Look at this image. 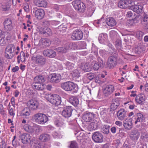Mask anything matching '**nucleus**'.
<instances>
[{
    "mask_svg": "<svg viewBox=\"0 0 148 148\" xmlns=\"http://www.w3.org/2000/svg\"><path fill=\"white\" fill-rule=\"evenodd\" d=\"M111 51V53L114 54L109 57L107 65L108 67L110 69H113L115 66L118 62V55L116 53L117 51L116 50L112 47H111L109 50Z\"/></svg>",
    "mask_w": 148,
    "mask_h": 148,
    "instance_id": "obj_1",
    "label": "nucleus"
},
{
    "mask_svg": "<svg viewBox=\"0 0 148 148\" xmlns=\"http://www.w3.org/2000/svg\"><path fill=\"white\" fill-rule=\"evenodd\" d=\"M61 87L63 90L67 91H73L74 92H76L78 90L77 84L71 81H68L62 83Z\"/></svg>",
    "mask_w": 148,
    "mask_h": 148,
    "instance_id": "obj_2",
    "label": "nucleus"
},
{
    "mask_svg": "<svg viewBox=\"0 0 148 148\" xmlns=\"http://www.w3.org/2000/svg\"><path fill=\"white\" fill-rule=\"evenodd\" d=\"M45 98L52 104L55 106L59 105L61 102V98L57 94L51 95L48 94L45 96Z\"/></svg>",
    "mask_w": 148,
    "mask_h": 148,
    "instance_id": "obj_3",
    "label": "nucleus"
},
{
    "mask_svg": "<svg viewBox=\"0 0 148 148\" xmlns=\"http://www.w3.org/2000/svg\"><path fill=\"white\" fill-rule=\"evenodd\" d=\"M32 120L38 124H43L48 121V118L43 114L37 113L33 116Z\"/></svg>",
    "mask_w": 148,
    "mask_h": 148,
    "instance_id": "obj_4",
    "label": "nucleus"
},
{
    "mask_svg": "<svg viewBox=\"0 0 148 148\" xmlns=\"http://www.w3.org/2000/svg\"><path fill=\"white\" fill-rule=\"evenodd\" d=\"M73 109L71 106H67L63 108L61 114L65 118H68L71 116Z\"/></svg>",
    "mask_w": 148,
    "mask_h": 148,
    "instance_id": "obj_5",
    "label": "nucleus"
},
{
    "mask_svg": "<svg viewBox=\"0 0 148 148\" xmlns=\"http://www.w3.org/2000/svg\"><path fill=\"white\" fill-rule=\"evenodd\" d=\"M83 33L80 29H77L73 31L72 33L71 38L74 40H80L82 38Z\"/></svg>",
    "mask_w": 148,
    "mask_h": 148,
    "instance_id": "obj_6",
    "label": "nucleus"
},
{
    "mask_svg": "<svg viewBox=\"0 0 148 148\" xmlns=\"http://www.w3.org/2000/svg\"><path fill=\"white\" fill-rule=\"evenodd\" d=\"M35 63L39 66L43 67L46 62V59L42 56L38 55L36 57Z\"/></svg>",
    "mask_w": 148,
    "mask_h": 148,
    "instance_id": "obj_7",
    "label": "nucleus"
},
{
    "mask_svg": "<svg viewBox=\"0 0 148 148\" xmlns=\"http://www.w3.org/2000/svg\"><path fill=\"white\" fill-rule=\"evenodd\" d=\"M96 115L92 112H87L84 113L82 119L86 122H90L95 117Z\"/></svg>",
    "mask_w": 148,
    "mask_h": 148,
    "instance_id": "obj_8",
    "label": "nucleus"
},
{
    "mask_svg": "<svg viewBox=\"0 0 148 148\" xmlns=\"http://www.w3.org/2000/svg\"><path fill=\"white\" fill-rule=\"evenodd\" d=\"M27 106L30 109L35 110L38 108V103L37 101L35 99H32L27 102Z\"/></svg>",
    "mask_w": 148,
    "mask_h": 148,
    "instance_id": "obj_9",
    "label": "nucleus"
},
{
    "mask_svg": "<svg viewBox=\"0 0 148 148\" xmlns=\"http://www.w3.org/2000/svg\"><path fill=\"white\" fill-rule=\"evenodd\" d=\"M92 139L96 143H101L103 141V136L99 132H94L92 136Z\"/></svg>",
    "mask_w": 148,
    "mask_h": 148,
    "instance_id": "obj_10",
    "label": "nucleus"
},
{
    "mask_svg": "<svg viewBox=\"0 0 148 148\" xmlns=\"http://www.w3.org/2000/svg\"><path fill=\"white\" fill-rule=\"evenodd\" d=\"M145 119V117L140 113H138L133 117V121L135 124L143 122Z\"/></svg>",
    "mask_w": 148,
    "mask_h": 148,
    "instance_id": "obj_11",
    "label": "nucleus"
},
{
    "mask_svg": "<svg viewBox=\"0 0 148 148\" xmlns=\"http://www.w3.org/2000/svg\"><path fill=\"white\" fill-rule=\"evenodd\" d=\"M140 135V132L138 130H133L130 134V138L132 141H136L139 138Z\"/></svg>",
    "mask_w": 148,
    "mask_h": 148,
    "instance_id": "obj_12",
    "label": "nucleus"
},
{
    "mask_svg": "<svg viewBox=\"0 0 148 148\" xmlns=\"http://www.w3.org/2000/svg\"><path fill=\"white\" fill-rule=\"evenodd\" d=\"M36 125L33 123H31L29 124H25L24 128L27 132L29 133L34 132L36 128Z\"/></svg>",
    "mask_w": 148,
    "mask_h": 148,
    "instance_id": "obj_13",
    "label": "nucleus"
},
{
    "mask_svg": "<svg viewBox=\"0 0 148 148\" xmlns=\"http://www.w3.org/2000/svg\"><path fill=\"white\" fill-rule=\"evenodd\" d=\"M3 25L4 29L7 31H10L12 28V21L10 18H5L3 22Z\"/></svg>",
    "mask_w": 148,
    "mask_h": 148,
    "instance_id": "obj_14",
    "label": "nucleus"
},
{
    "mask_svg": "<svg viewBox=\"0 0 148 148\" xmlns=\"http://www.w3.org/2000/svg\"><path fill=\"white\" fill-rule=\"evenodd\" d=\"M127 111L124 109H120L117 112L118 119L121 121L123 120L126 116Z\"/></svg>",
    "mask_w": 148,
    "mask_h": 148,
    "instance_id": "obj_15",
    "label": "nucleus"
},
{
    "mask_svg": "<svg viewBox=\"0 0 148 148\" xmlns=\"http://www.w3.org/2000/svg\"><path fill=\"white\" fill-rule=\"evenodd\" d=\"M132 120L130 118H128L123 121V126L125 129L128 130H131L132 127Z\"/></svg>",
    "mask_w": 148,
    "mask_h": 148,
    "instance_id": "obj_16",
    "label": "nucleus"
},
{
    "mask_svg": "<svg viewBox=\"0 0 148 148\" xmlns=\"http://www.w3.org/2000/svg\"><path fill=\"white\" fill-rule=\"evenodd\" d=\"M114 90L113 86L111 85H107L103 90V93L105 96H108L111 94Z\"/></svg>",
    "mask_w": 148,
    "mask_h": 148,
    "instance_id": "obj_17",
    "label": "nucleus"
},
{
    "mask_svg": "<svg viewBox=\"0 0 148 148\" xmlns=\"http://www.w3.org/2000/svg\"><path fill=\"white\" fill-rule=\"evenodd\" d=\"M145 96L142 94H138L135 98V101L140 104H143L145 100Z\"/></svg>",
    "mask_w": 148,
    "mask_h": 148,
    "instance_id": "obj_18",
    "label": "nucleus"
},
{
    "mask_svg": "<svg viewBox=\"0 0 148 148\" xmlns=\"http://www.w3.org/2000/svg\"><path fill=\"white\" fill-rule=\"evenodd\" d=\"M131 8L134 12L138 14L142 13L143 12V7L140 4L132 6Z\"/></svg>",
    "mask_w": 148,
    "mask_h": 148,
    "instance_id": "obj_19",
    "label": "nucleus"
},
{
    "mask_svg": "<svg viewBox=\"0 0 148 148\" xmlns=\"http://www.w3.org/2000/svg\"><path fill=\"white\" fill-rule=\"evenodd\" d=\"M44 15V11L43 10L41 9H39L35 11V16L39 20H40L42 18Z\"/></svg>",
    "mask_w": 148,
    "mask_h": 148,
    "instance_id": "obj_20",
    "label": "nucleus"
},
{
    "mask_svg": "<svg viewBox=\"0 0 148 148\" xmlns=\"http://www.w3.org/2000/svg\"><path fill=\"white\" fill-rule=\"evenodd\" d=\"M141 23L144 27L148 30V15L144 14L141 21Z\"/></svg>",
    "mask_w": 148,
    "mask_h": 148,
    "instance_id": "obj_21",
    "label": "nucleus"
},
{
    "mask_svg": "<svg viewBox=\"0 0 148 148\" xmlns=\"http://www.w3.org/2000/svg\"><path fill=\"white\" fill-rule=\"evenodd\" d=\"M70 44L69 43H67L65 47L57 48L56 49V50L59 53H66L67 51L70 49Z\"/></svg>",
    "mask_w": 148,
    "mask_h": 148,
    "instance_id": "obj_22",
    "label": "nucleus"
},
{
    "mask_svg": "<svg viewBox=\"0 0 148 148\" xmlns=\"http://www.w3.org/2000/svg\"><path fill=\"white\" fill-rule=\"evenodd\" d=\"M60 79L61 76L59 74L53 73L51 75L50 82L53 83H58L60 82Z\"/></svg>",
    "mask_w": 148,
    "mask_h": 148,
    "instance_id": "obj_23",
    "label": "nucleus"
},
{
    "mask_svg": "<svg viewBox=\"0 0 148 148\" xmlns=\"http://www.w3.org/2000/svg\"><path fill=\"white\" fill-rule=\"evenodd\" d=\"M69 102L75 107L77 106L79 103V101L76 97L71 96L69 98Z\"/></svg>",
    "mask_w": 148,
    "mask_h": 148,
    "instance_id": "obj_24",
    "label": "nucleus"
},
{
    "mask_svg": "<svg viewBox=\"0 0 148 148\" xmlns=\"http://www.w3.org/2000/svg\"><path fill=\"white\" fill-rule=\"evenodd\" d=\"M40 33L42 34H47L48 36L52 35L51 30L49 28L45 27L41 28L40 30Z\"/></svg>",
    "mask_w": 148,
    "mask_h": 148,
    "instance_id": "obj_25",
    "label": "nucleus"
},
{
    "mask_svg": "<svg viewBox=\"0 0 148 148\" xmlns=\"http://www.w3.org/2000/svg\"><path fill=\"white\" fill-rule=\"evenodd\" d=\"M30 138L31 136L30 134H22L21 136L22 142L24 144L27 143Z\"/></svg>",
    "mask_w": 148,
    "mask_h": 148,
    "instance_id": "obj_26",
    "label": "nucleus"
},
{
    "mask_svg": "<svg viewBox=\"0 0 148 148\" xmlns=\"http://www.w3.org/2000/svg\"><path fill=\"white\" fill-rule=\"evenodd\" d=\"M30 115V111L29 110L25 108L20 113V115L23 118L26 119L29 118Z\"/></svg>",
    "mask_w": 148,
    "mask_h": 148,
    "instance_id": "obj_27",
    "label": "nucleus"
},
{
    "mask_svg": "<svg viewBox=\"0 0 148 148\" xmlns=\"http://www.w3.org/2000/svg\"><path fill=\"white\" fill-rule=\"evenodd\" d=\"M107 35L105 33L100 34L99 36L98 40L99 42L104 44L107 39Z\"/></svg>",
    "mask_w": 148,
    "mask_h": 148,
    "instance_id": "obj_28",
    "label": "nucleus"
},
{
    "mask_svg": "<svg viewBox=\"0 0 148 148\" xmlns=\"http://www.w3.org/2000/svg\"><path fill=\"white\" fill-rule=\"evenodd\" d=\"M106 23L108 26L113 27L116 24V22L114 19L112 17H110L106 18Z\"/></svg>",
    "mask_w": 148,
    "mask_h": 148,
    "instance_id": "obj_29",
    "label": "nucleus"
},
{
    "mask_svg": "<svg viewBox=\"0 0 148 148\" xmlns=\"http://www.w3.org/2000/svg\"><path fill=\"white\" fill-rule=\"evenodd\" d=\"M34 3L37 6L39 7H46L47 3L44 0H34Z\"/></svg>",
    "mask_w": 148,
    "mask_h": 148,
    "instance_id": "obj_30",
    "label": "nucleus"
},
{
    "mask_svg": "<svg viewBox=\"0 0 148 148\" xmlns=\"http://www.w3.org/2000/svg\"><path fill=\"white\" fill-rule=\"evenodd\" d=\"M32 86L33 88L38 90H42L44 88L43 84L37 82H35L33 83L32 84Z\"/></svg>",
    "mask_w": 148,
    "mask_h": 148,
    "instance_id": "obj_31",
    "label": "nucleus"
},
{
    "mask_svg": "<svg viewBox=\"0 0 148 148\" xmlns=\"http://www.w3.org/2000/svg\"><path fill=\"white\" fill-rule=\"evenodd\" d=\"M51 137L49 135L44 134L40 135L39 138V139L44 141L47 142L49 141Z\"/></svg>",
    "mask_w": 148,
    "mask_h": 148,
    "instance_id": "obj_32",
    "label": "nucleus"
},
{
    "mask_svg": "<svg viewBox=\"0 0 148 148\" xmlns=\"http://www.w3.org/2000/svg\"><path fill=\"white\" fill-rule=\"evenodd\" d=\"M45 79L43 76L42 75H38L34 78V80L35 82L42 84L44 82Z\"/></svg>",
    "mask_w": 148,
    "mask_h": 148,
    "instance_id": "obj_33",
    "label": "nucleus"
},
{
    "mask_svg": "<svg viewBox=\"0 0 148 148\" xmlns=\"http://www.w3.org/2000/svg\"><path fill=\"white\" fill-rule=\"evenodd\" d=\"M90 66L91 69L96 71L97 70L99 67V64L95 61H93L91 62Z\"/></svg>",
    "mask_w": 148,
    "mask_h": 148,
    "instance_id": "obj_34",
    "label": "nucleus"
},
{
    "mask_svg": "<svg viewBox=\"0 0 148 148\" xmlns=\"http://www.w3.org/2000/svg\"><path fill=\"white\" fill-rule=\"evenodd\" d=\"M15 46L12 44L8 45L6 48L5 51L13 53L15 49Z\"/></svg>",
    "mask_w": 148,
    "mask_h": 148,
    "instance_id": "obj_35",
    "label": "nucleus"
},
{
    "mask_svg": "<svg viewBox=\"0 0 148 148\" xmlns=\"http://www.w3.org/2000/svg\"><path fill=\"white\" fill-rule=\"evenodd\" d=\"M81 2V1L79 0H75L72 2V5L76 10L79 9Z\"/></svg>",
    "mask_w": 148,
    "mask_h": 148,
    "instance_id": "obj_36",
    "label": "nucleus"
},
{
    "mask_svg": "<svg viewBox=\"0 0 148 148\" xmlns=\"http://www.w3.org/2000/svg\"><path fill=\"white\" fill-rule=\"evenodd\" d=\"M119 106L118 103L116 102L115 99H113L112 102L111 103L110 108L112 110H115Z\"/></svg>",
    "mask_w": 148,
    "mask_h": 148,
    "instance_id": "obj_37",
    "label": "nucleus"
},
{
    "mask_svg": "<svg viewBox=\"0 0 148 148\" xmlns=\"http://www.w3.org/2000/svg\"><path fill=\"white\" fill-rule=\"evenodd\" d=\"M42 44L44 47H48L51 44L50 40L48 39H44L42 40Z\"/></svg>",
    "mask_w": 148,
    "mask_h": 148,
    "instance_id": "obj_38",
    "label": "nucleus"
},
{
    "mask_svg": "<svg viewBox=\"0 0 148 148\" xmlns=\"http://www.w3.org/2000/svg\"><path fill=\"white\" fill-rule=\"evenodd\" d=\"M71 74L73 78H78L80 76V72L78 69L73 70L71 73Z\"/></svg>",
    "mask_w": 148,
    "mask_h": 148,
    "instance_id": "obj_39",
    "label": "nucleus"
},
{
    "mask_svg": "<svg viewBox=\"0 0 148 148\" xmlns=\"http://www.w3.org/2000/svg\"><path fill=\"white\" fill-rule=\"evenodd\" d=\"M54 124L57 126L60 127H62L64 124L63 121L59 119L56 120L54 121Z\"/></svg>",
    "mask_w": 148,
    "mask_h": 148,
    "instance_id": "obj_40",
    "label": "nucleus"
},
{
    "mask_svg": "<svg viewBox=\"0 0 148 148\" xmlns=\"http://www.w3.org/2000/svg\"><path fill=\"white\" fill-rule=\"evenodd\" d=\"M86 8V6L84 3L81 2L79 9H77V10L80 12L83 13L85 11Z\"/></svg>",
    "mask_w": 148,
    "mask_h": 148,
    "instance_id": "obj_41",
    "label": "nucleus"
},
{
    "mask_svg": "<svg viewBox=\"0 0 148 148\" xmlns=\"http://www.w3.org/2000/svg\"><path fill=\"white\" fill-rule=\"evenodd\" d=\"M64 64L69 69H72L74 68V64L69 62H66L64 63Z\"/></svg>",
    "mask_w": 148,
    "mask_h": 148,
    "instance_id": "obj_42",
    "label": "nucleus"
},
{
    "mask_svg": "<svg viewBox=\"0 0 148 148\" xmlns=\"http://www.w3.org/2000/svg\"><path fill=\"white\" fill-rule=\"evenodd\" d=\"M0 37V45L2 46H5L6 45L7 42L4 39V36L2 35Z\"/></svg>",
    "mask_w": 148,
    "mask_h": 148,
    "instance_id": "obj_43",
    "label": "nucleus"
},
{
    "mask_svg": "<svg viewBox=\"0 0 148 148\" xmlns=\"http://www.w3.org/2000/svg\"><path fill=\"white\" fill-rule=\"evenodd\" d=\"M141 138L143 141L148 142V134L146 133H143L142 134Z\"/></svg>",
    "mask_w": 148,
    "mask_h": 148,
    "instance_id": "obj_44",
    "label": "nucleus"
},
{
    "mask_svg": "<svg viewBox=\"0 0 148 148\" xmlns=\"http://www.w3.org/2000/svg\"><path fill=\"white\" fill-rule=\"evenodd\" d=\"M144 34V33L141 31H138L136 32V36L138 39H142Z\"/></svg>",
    "mask_w": 148,
    "mask_h": 148,
    "instance_id": "obj_45",
    "label": "nucleus"
},
{
    "mask_svg": "<svg viewBox=\"0 0 148 148\" xmlns=\"http://www.w3.org/2000/svg\"><path fill=\"white\" fill-rule=\"evenodd\" d=\"M119 7L121 8H126V6L124 1H120L118 3Z\"/></svg>",
    "mask_w": 148,
    "mask_h": 148,
    "instance_id": "obj_46",
    "label": "nucleus"
},
{
    "mask_svg": "<svg viewBox=\"0 0 148 148\" xmlns=\"http://www.w3.org/2000/svg\"><path fill=\"white\" fill-rule=\"evenodd\" d=\"M88 127L91 130H95L96 128V123L94 122H91L88 125Z\"/></svg>",
    "mask_w": 148,
    "mask_h": 148,
    "instance_id": "obj_47",
    "label": "nucleus"
},
{
    "mask_svg": "<svg viewBox=\"0 0 148 148\" xmlns=\"http://www.w3.org/2000/svg\"><path fill=\"white\" fill-rule=\"evenodd\" d=\"M115 46L118 50L121 49V42L120 40H117L115 42Z\"/></svg>",
    "mask_w": 148,
    "mask_h": 148,
    "instance_id": "obj_48",
    "label": "nucleus"
},
{
    "mask_svg": "<svg viewBox=\"0 0 148 148\" xmlns=\"http://www.w3.org/2000/svg\"><path fill=\"white\" fill-rule=\"evenodd\" d=\"M110 36L112 38H116L117 36L116 32L115 31H111L109 32Z\"/></svg>",
    "mask_w": 148,
    "mask_h": 148,
    "instance_id": "obj_49",
    "label": "nucleus"
},
{
    "mask_svg": "<svg viewBox=\"0 0 148 148\" xmlns=\"http://www.w3.org/2000/svg\"><path fill=\"white\" fill-rule=\"evenodd\" d=\"M49 52L48 57L53 58L56 56V52L53 50L49 49Z\"/></svg>",
    "mask_w": 148,
    "mask_h": 148,
    "instance_id": "obj_50",
    "label": "nucleus"
},
{
    "mask_svg": "<svg viewBox=\"0 0 148 148\" xmlns=\"http://www.w3.org/2000/svg\"><path fill=\"white\" fill-rule=\"evenodd\" d=\"M71 148H78V146L76 142L72 141L71 142L70 145Z\"/></svg>",
    "mask_w": 148,
    "mask_h": 148,
    "instance_id": "obj_51",
    "label": "nucleus"
},
{
    "mask_svg": "<svg viewBox=\"0 0 148 148\" xmlns=\"http://www.w3.org/2000/svg\"><path fill=\"white\" fill-rule=\"evenodd\" d=\"M99 53L101 56L105 57L107 56L108 53L105 50L101 49L99 50Z\"/></svg>",
    "mask_w": 148,
    "mask_h": 148,
    "instance_id": "obj_52",
    "label": "nucleus"
},
{
    "mask_svg": "<svg viewBox=\"0 0 148 148\" xmlns=\"http://www.w3.org/2000/svg\"><path fill=\"white\" fill-rule=\"evenodd\" d=\"M12 53L5 51V56L8 59L11 58L13 56V54Z\"/></svg>",
    "mask_w": 148,
    "mask_h": 148,
    "instance_id": "obj_53",
    "label": "nucleus"
},
{
    "mask_svg": "<svg viewBox=\"0 0 148 148\" xmlns=\"http://www.w3.org/2000/svg\"><path fill=\"white\" fill-rule=\"evenodd\" d=\"M35 148H44L45 147L44 145V144L42 143H39L37 144H36L34 145Z\"/></svg>",
    "mask_w": 148,
    "mask_h": 148,
    "instance_id": "obj_54",
    "label": "nucleus"
},
{
    "mask_svg": "<svg viewBox=\"0 0 148 148\" xmlns=\"http://www.w3.org/2000/svg\"><path fill=\"white\" fill-rule=\"evenodd\" d=\"M98 61L99 64L101 67L103 68L104 66V62L103 61L102 59L100 57L98 58Z\"/></svg>",
    "mask_w": 148,
    "mask_h": 148,
    "instance_id": "obj_55",
    "label": "nucleus"
},
{
    "mask_svg": "<svg viewBox=\"0 0 148 148\" xmlns=\"http://www.w3.org/2000/svg\"><path fill=\"white\" fill-rule=\"evenodd\" d=\"M52 135L53 137L55 138H60L62 137V136L56 132H54L52 134Z\"/></svg>",
    "mask_w": 148,
    "mask_h": 148,
    "instance_id": "obj_56",
    "label": "nucleus"
},
{
    "mask_svg": "<svg viewBox=\"0 0 148 148\" xmlns=\"http://www.w3.org/2000/svg\"><path fill=\"white\" fill-rule=\"evenodd\" d=\"M20 59L21 61L24 62L25 59V53L21 51L20 53Z\"/></svg>",
    "mask_w": 148,
    "mask_h": 148,
    "instance_id": "obj_57",
    "label": "nucleus"
},
{
    "mask_svg": "<svg viewBox=\"0 0 148 148\" xmlns=\"http://www.w3.org/2000/svg\"><path fill=\"white\" fill-rule=\"evenodd\" d=\"M124 1L126 6V8L130 6V4L132 3V1L131 0H125Z\"/></svg>",
    "mask_w": 148,
    "mask_h": 148,
    "instance_id": "obj_58",
    "label": "nucleus"
},
{
    "mask_svg": "<svg viewBox=\"0 0 148 148\" xmlns=\"http://www.w3.org/2000/svg\"><path fill=\"white\" fill-rule=\"evenodd\" d=\"M126 24L129 27L133 25L134 24L133 21L132 20V19L128 20L126 22Z\"/></svg>",
    "mask_w": 148,
    "mask_h": 148,
    "instance_id": "obj_59",
    "label": "nucleus"
},
{
    "mask_svg": "<svg viewBox=\"0 0 148 148\" xmlns=\"http://www.w3.org/2000/svg\"><path fill=\"white\" fill-rule=\"evenodd\" d=\"M3 60L0 58V71L3 70Z\"/></svg>",
    "mask_w": 148,
    "mask_h": 148,
    "instance_id": "obj_60",
    "label": "nucleus"
},
{
    "mask_svg": "<svg viewBox=\"0 0 148 148\" xmlns=\"http://www.w3.org/2000/svg\"><path fill=\"white\" fill-rule=\"evenodd\" d=\"M87 77L90 79H92L94 77V74L92 73H89L87 74Z\"/></svg>",
    "mask_w": 148,
    "mask_h": 148,
    "instance_id": "obj_61",
    "label": "nucleus"
},
{
    "mask_svg": "<svg viewBox=\"0 0 148 148\" xmlns=\"http://www.w3.org/2000/svg\"><path fill=\"white\" fill-rule=\"evenodd\" d=\"M24 9L25 11L27 12L29 11V7L28 4L27 3H25L24 4Z\"/></svg>",
    "mask_w": 148,
    "mask_h": 148,
    "instance_id": "obj_62",
    "label": "nucleus"
},
{
    "mask_svg": "<svg viewBox=\"0 0 148 148\" xmlns=\"http://www.w3.org/2000/svg\"><path fill=\"white\" fill-rule=\"evenodd\" d=\"M9 112L11 116H14L15 115V113L14 112V110L12 108L9 109Z\"/></svg>",
    "mask_w": 148,
    "mask_h": 148,
    "instance_id": "obj_63",
    "label": "nucleus"
},
{
    "mask_svg": "<svg viewBox=\"0 0 148 148\" xmlns=\"http://www.w3.org/2000/svg\"><path fill=\"white\" fill-rule=\"evenodd\" d=\"M133 15L132 12L131 11H129L127 12L126 15V17L130 18Z\"/></svg>",
    "mask_w": 148,
    "mask_h": 148,
    "instance_id": "obj_64",
    "label": "nucleus"
}]
</instances>
